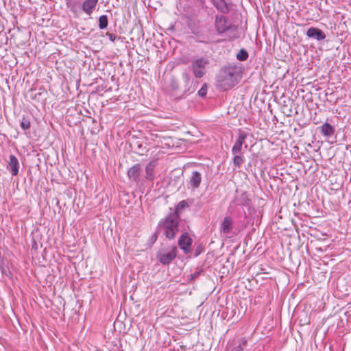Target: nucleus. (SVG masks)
<instances>
[{
  "mask_svg": "<svg viewBox=\"0 0 351 351\" xmlns=\"http://www.w3.org/2000/svg\"><path fill=\"white\" fill-rule=\"evenodd\" d=\"M335 129L329 123H325L321 127V132L325 136H330L334 134Z\"/></svg>",
  "mask_w": 351,
  "mask_h": 351,
  "instance_id": "obj_15",
  "label": "nucleus"
},
{
  "mask_svg": "<svg viewBox=\"0 0 351 351\" xmlns=\"http://www.w3.org/2000/svg\"><path fill=\"white\" fill-rule=\"evenodd\" d=\"M234 157L233 158V163L234 165L237 167H240L241 164L244 162V160L243 157H241L239 154H234Z\"/></svg>",
  "mask_w": 351,
  "mask_h": 351,
  "instance_id": "obj_19",
  "label": "nucleus"
},
{
  "mask_svg": "<svg viewBox=\"0 0 351 351\" xmlns=\"http://www.w3.org/2000/svg\"><path fill=\"white\" fill-rule=\"evenodd\" d=\"M247 137V134L245 132L241 130H239L238 138L232 148V153L233 154H239L241 153L242 146L245 143Z\"/></svg>",
  "mask_w": 351,
  "mask_h": 351,
  "instance_id": "obj_4",
  "label": "nucleus"
},
{
  "mask_svg": "<svg viewBox=\"0 0 351 351\" xmlns=\"http://www.w3.org/2000/svg\"><path fill=\"white\" fill-rule=\"evenodd\" d=\"M107 35H108L109 36V38L111 41H114L115 38H116V36L112 34H107Z\"/></svg>",
  "mask_w": 351,
  "mask_h": 351,
  "instance_id": "obj_24",
  "label": "nucleus"
},
{
  "mask_svg": "<svg viewBox=\"0 0 351 351\" xmlns=\"http://www.w3.org/2000/svg\"><path fill=\"white\" fill-rule=\"evenodd\" d=\"M216 28L219 33H223L229 28L227 20L224 16L216 18Z\"/></svg>",
  "mask_w": 351,
  "mask_h": 351,
  "instance_id": "obj_10",
  "label": "nucleus"
},
{
  "mask_svg": "<svg viewBox=\"0 0 351 351\" xmlns=\"http://www.w3.org/2000/svg\"><path fill=\"white\" fill-rule=\"evenodd\" d=\"M216 8L223 12H228V7L224 0H213Z\"/></svg>",
  "mask_w": 351,
  "mask_h": 351,
  "instance_id": "obj_16",
  "label": "nucleus"
},
{
  "mask_svg": "<svg viewBox=\"0 0 351 351\" xmlns=\"http://www.w3.org/2000/svg\"><path fill=\"white\" fill-rule=\"evenodd\" d=\"M97 3L98 0H84L82 5V10L86 13V14L90 16Z\"/></svg>",
  "mask_w": 351,
  "mask_h": 351,
  "instance_id": "obj_6",
  "label": "nucleus"
},
{
  "mask_svg": "<svg viewBox=\"0 0 351 351\" xmlns=\"http://www.w3.org/2000/svg\"><path fill=\"white\" fill-rule=\"evenodd\" d=\"M232 228V219L230 217H225L220 225L221 232L228 234Z\"/></svg>",
  "mask_w": 351,
  "mask_h": 351,
  "instance_id": "obj_9",
  "label": "nucleus"
},
{
  "mask_svg": "<svg viewBox=\"0 0 351 351\" xmlns=\"http://www.w3.org/2000/svg\"><path fill=\"white\" fill-rule=\"evenodd\" d=\"M239 76H238V75H236L232 71H230L228 73V77L226 78V81H227V84L229 87L234 86L239 82Z\"/></svg>",
  "mask_w": 351,
  "mask_h": 351,
  "instance_id": "obj_13",
  "label": "nucleus"
},
{
  "mask_svg": "<svg viewBox=\"0 0 351 351\" xmlns=\"http://www.w3.org/2000/svg\"><path fill=\"white\" fill-rule=\"evenodd\" d=\"M152 140L156 141L158 143H161L162 145H165L167 147H171L173 145L172 139L169 136H158L157 134H152Z\"/></svg>",
  "mask_w": 351,
  "mask_h": 351,
  "instance_id": "obj_11",
  "label": "nucleus"
},
{
  "mask_svg": "<svg viewBox=\"0 0 351 351\" xmlns=\"http://www.w3.org/2000/svg\"><path fill=\"white\" fill-rule=\"evenodd\" d=\"M21 126L23 130H28L31 126L30 121L27 119H23L21 122Z\"/></svg>",
  "mask_w": 351,
  "mask_h": 351,
  "instance_id": "obj_21",
  "label": "nucleus"
},
{
  "mask_svg": "<svg viewBox=\"0 0 351 351\" xmlns=\"http://www.w3.org/2000/svg\"><path fill=\"white\" fill-rule=\"evenodd\" d=\"M177 255V248L171 245L167 248L160 250L156 254L158 261L163 265L169 264Z\"/></svg>",
  "mask_w": 351,
  "mask_h": 351,
  "instance_id": "obj_2",
  "label": "nucleus"
},
{
  "mask_svg": "<svg viewBox=\"0 0 351 351\" xmlns=\"http://www.w3.org/2000/svg\"><path fill=\"white\" fill-rule=\"evenodd\" d=\"M108 24V17L106 15H101L99 17V27L104 29L107 27Z\"/></svg>",
  "mask_w": 351,
  "mask_h": 351,
  "instance_id": "obj_17",
  "label": "nucleus"
},
{
  "mask_svg": "<svg viewBox=\"0 0 351 351\" xmlns=\"http://www.w3.org/2000/svg\"><path fill=\"white\" fill-rule=\"evenodd\" d=\"M186 206V202H184V201H182V202H180L179 203V204H178V206H180V208H184V207H185Z\"/></svg>",
  "mask_w": 351,
  "mask_h": 351,
  "instance_id": "obj_25",
  "label": "nucleus"
},
{
  "mask_svg": "<svg viewBox=\"0 0 351 351\" xmlns=\"http://www.w3.org/2000/svg\"><path fill=\"white\" fill-rule=\"evenodd\" d=\"M247 346V340L245 338H243L241 340L239 344L235 347H234L232 351H243V348Z\"/></svg>",
  "mask_w": 351,
  "mask_h": 351,
  "instance_id": "obj_18",
  "label": "nucleus"
},
{
  "mask_svg": "<svg viewBox=\"0 0 351 351\" xmlns=\"http://www.w3.org/2000/svg\"><path fill=\"white\" fill-rule=\"evenodd\" d=\"M237 58L239 60L244 61L247 59L248 53L245 49H241L238 53Z\"/></svg>",
  "mask_w": 351,
  "mask_h": 351,
  "instance_id": "obj_20",
  "label": "nucleus"
},
{
  "mask_svg": "<svg viewBox=\"0 0 351 351\" xmlns=\"http://www.w3.org/2000/svg\"><path fill=\"white\" fill-rule=\"evenodd\" d=\"M206 64L207 61L202 58L194 60L192 62L191 68L195 77L200 78L205 74Z\"/></svg>",
  "mask_w": 351,
  "mask_h": 351,
  "instance_id": "obj_3",
  "label": "nucleus"
},
{
  "mask_svg": "<svg viewBox=\"0 0 351 351\" xmlns=\"http://www.w3.org/2000/svg\"><path fill=\"white\" fill-rule=\"evenodd\" d=\"M19 162L17 158L11 155L7 168L11 171L12 176H16L19 173Z\"/></svg>",
  "mask_w": 351,
  "mask_h": 351,
  "instance_id": "obj_8",
  "label": "nucleus"
},
{
  "mask_svg": "<svg viewBox=\"0 0 351 351\" xmlns=\"http://www.w3.org/2000/svg\"><path fill=\"white\" fill-rule=\"evenodd\" d=\"M179 216L176 214H171L164 218L159 224V227L163 234L169 239H173L178 232Z\"/></svg>",
  "mask_w": 351,
  "mask_h": 351,
  "instance_id": "obj_1",
  "label": "nucleus"
},
{
  "mask_svg": "<svg viewBox=\"0 0 351 351\" xmlns=\"http://www.w3.org/2000/svg\"><path fill=\"white\" fill-rule=\"evenodd\" d=\"M141 166L136 164L132 166L128 171V176L130 179L136 180L140 176Z\"/></svg>",
  "mask_w": 351,
  "mask_h": 351,
  "instance_id": "obj_12",
  "label": "nucleus"
},
{
  "mask_svg": "<svg viewBox=\"0 0 351 351\" xmlns=\"http://www.w3.org/2000/svg\"><path fill=\"white\" fill-rule=\"evenodd\" d=\"M202 178L199 172L195 171L190 180V184L193 189L198 188L201 183Z\"/></svg>",
  "mask_w": 351,
  "mask_h": 351,
  "instance_id": "obj_14",
  "label": "nucleus"
},
{
  "mask_svg": "<svg viewBox=\"0 0 351 351\" xmlns=\"http://www.w3.org/2000/svg\"><path fill=\"white\" fill-rule=\"evenodd\" d=\"M192 243V239L186 233L182 234L178 240V245L180 248L184 250L185 253H188L191 251Z\"/></svg>",
  "mask_w": 351,
  "mask_h": 351,
  "instance_id": "obj_5",
  "label": "nucleus"
},
{
  "mask_svg": "<svg viewBox=\"0 0 351 351\" xmlns=\"http://www.w3.org/2000/svg\"><path fill=\"white\" fill-rule=\"evenodd\" d=\"M207 93V85L204 84L202 87L199 90L198 95L201 97H204Z\"/></svg>",
  "mask_w": 351,
  "mask_h": 351,
  "instance_id": "obj_22",
  "label": "nucleus"
},
{
  "mask_svg": "<svg viewBox=\"0 0 351 351\" xmlns=\"http://www.w3.org/2000/svg\"><path fill=\"white\" fill-rule=\"evenodd\" d=\"M152 170H153V166L152 165V164H149L146 167V171H147V173L149 176V177L151 176Z\"/></svg>",
  "mask_w": 351,
  "mask_h": 351,
  "instance_id": "obj_23",
  "label": "nucleus"
},
{
  "mask_svg": "<svg viewBox=\"0 0 351 351\" xmlns=\"http://www.w3.org/2000/svg\"><path fill=\"white\" fill-rule=\"evenodd\" d=\"M306 36L309 38H314L317 40H322L326 38L325 34L316 27H310L306 32Z\"/></svg>",
  "mask_w": 351,
  "mask_h": 351,
  "instance_id": "obj_7",
  "label": "nucleus"
}]
</instances>
